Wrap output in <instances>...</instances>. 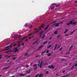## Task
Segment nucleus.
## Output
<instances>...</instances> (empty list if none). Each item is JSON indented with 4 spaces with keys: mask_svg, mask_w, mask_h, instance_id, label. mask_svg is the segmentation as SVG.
Wrapping results in <instances>:
<instances>
[{
    "mask_svg": "<svg viewBox=\"0 0 77 77\" xmlns=\"http://www.w3.org/2000/svg\"><path fill=\"white\" fill-rule=\"evenodd\" d=\"M73 21H74V20H71L69 22V23H67L66 24L67 26H69V24H71L73 25H75L77 23V22H73Z\"/></svg>",
    "mask_w": 77,
    "mask_h": 77,
    "instance_id": "1",
    "label": "nucleus"
},
{
    "mask_svg": "<svg viewBox=\"0 0 77 77\" xmlns=\"http://www.w3.org/2000/svg\"><path fill=\"white\" fill-rule=\"evenodd\" d=\"M43 63V61H42L40 63V61H39L38 64V67H39L40 68H41L42 67V63Z\"/></svg>",
    "mask_w": 77,
    "mask_h": 77,
    "instance_id": "2",
    "label": "nucleus"
},
{
    "mask_svg": "<svg viewBox=\"0 0 77 77\" xmlns=\"http://www.w3.org/2000/svg\"><path fill=\"white\" fill-rule=\"evenodd\" d=\"M20 48H18V47H17L16 48L14 49L13 52L14 53H16V52L18 51V50Z\"/></svg>",
    "mask_w": 77,
    "mask_h": 77,
    "instance_id": "3",
    "label": "nucleus"
},
{
    "mask_svg": "<svg viewBox=\"0 0 77 77\" xmlns=\"http://www.w3.org/2000/svg\"><path fill=\"white\" fill-rule=\"evenodd\" d=\"M62 22H61V23H56L54 24V25L56 27H58L59 26L60 24H62Z\"/></svg>",
    "mask_w": 77,
    "mask_h": 77,
    "instance_id": "4",
    "label": "nucleus"
},
{
    "mask_svg": "<svg viewBox=\"0 0 77 77\" xmlns=\"http://www.w3.org/2000/svg\"><path fill=\"white\" fill-rule=\"evenodd\" d=\"M44 27V24H42V25H41V26H40L39 28H40V29H39L38 30V31H40V30H41V28L42 27Z\"/></svg>",
    "mask_w": 77,
    "mask_h": 77,
    "instance_id": "5",
    "label": "nucleus"
},
{
    "mask_svg": "<svg viewBox=\"0 0 77 77\" xmlns=\"http://www.w3.org/2000/svg\"><path fill=\"white\" fill-rule=\"evenodd\" d=\"M32 69H31L27 71L26 72V73L27 74H30V72L32 71Z\"/></svg>",
    "mask_w": 77,
    "mask_h": 77,
    "instance_id": "6",
    "label": "nucleus"
},
{
    "mask_svg": "<svg viewBox=\"0 0 77 77\" xmlns=\"http://www.w3.org/2000/svg\"><path fill=\"white\" fill-rule=\"evenodd\" d=\"M48 68H52V69H54V66H53L52 65H51L50 66H48Z\"/></svg>",
    "mask_w": 77,
    "mask_h": 77,
    "instance_id": "7",
    "label": "nucleus"
},
{
    "mask_svg": "<svg viewBox=\"0 0 77 77\" xmlns=\"http://www.w3.org/2000/svg\"><path fill=\"white\" fill-rule=\"evenodd\" d=\"M34 66L35 67V68H34V70H35L36 69H37V68H38L37 66V65H36V64H35L34 65Z\"/></svg>",
    "mask_w": 77,
    "mask_h": 77,
    "instance_id": "8",
    "label": "nucleus"
},
{
    "mask_svg": "<svg viewBox=\"0 0 77 77\" xmlns=\"http://www.w3.org/2000/svg\"><path fill=\"white\" fill-rule=\"evenodd\" d=\"M43 46H44L43 45L40 46L37 49V50H39L41 48H42V47H43Z\"/></svg>",
    "mask_w": 77,
    "mask_h": 77,
    "instance_id": "9",
    "label": "nucleus"
},
{
    "mask_svg": "<svg viewBox=\"0 0 77 77\" xmlns=\"http://www.w3.org/2000/svg\"><path fill=\"white\" fill-rule=\"evenodd\" d=\"M9 67H10V66H8V67H5L4 68H3V69H4V70H5V69H8V68H9Z\"/></svg>",
    "mask_w": 77,
    "mask_h": 77,
    "instance_id": "10",
    "label": "nucleus"
},
{
    "mask_svg": "<svg viewBox=\"0 0 77 77\" xmlns=\"http://www.w3.org/2000/svg\"><path fill=\"white\" fill-rule=\"evenodd\" d=\"M28 38V36H27L26 37H24L22 39H21V41H23V40H24V39H26V38Z\"/></svg>",
    "mask_w": 77,
    "mask_h": 77,
    "instance_id": "11",
    "label": "nucleus"
},
{
    "mask_svg": "<svg viewBox=\"0 0 77 77\" xmlns=\"http://www.w3.org/2000/svg\"><path fill=\"white\" fill-rule=\"evenodd\" d=\"M5 48H6V49L4 50H9V48H8V46L6 47Z\"/></svg>",
    "mask_w": 77,
    "mask_h": 77,
    "instance_id": "12",
    "label": "nucleus"
},
{
    "mask_svg": "<svg viewBox=\"0 0 77 77\" xmlns=\"http://www.w3.org/2000/svg\"><path fill=\"white\" fill-rule=\"evenodd\" d=\"M57 45L56 44L55 45V47L54 49V50H56V48H57Z\"/></svg>",
    "mask_w": 77,
    "mask_h": 77,
    "instance_id": "13",
    "label": "nucleus"
},
{
    "mask_svg": "<svg viewBox=\"0 0 77 77\" xmlns=\"http://www.w3.org/2000/svg\"><path fill=\"white\" fill-rule=\"evenodd\" d=\"M20 76H24L25 75V74L20 73Z\"/></svg>",
    "mask_w": 77,
    "mask_h": 77,
    "instance_id": "14",
    "label": "nucleus"
},
{
    "mask_svg": "<svg viewBox=\"0 0 77 77\" xmlns=\"http://www.w3.org/2000/svg\"><path fill=\"white\" fill-rule=\"evenodd\" d=\"M43 77V74L42 73L39 75V77Z\"/></svg>",
    "mask_w": 77,
    "mask_h": 77,
    "instance_id": "15",
    "label": "nucleus"
},
{
    "mask_svg": "<svg viewBox=\"0 0 77 77\" xmlns=\"http://www.w3.org/2000/svg\"><path fill=\"white\" fill-rule=\"evenodd\" d=\"M18 38V36L17 35H16L14 37V39H17Z\"/></svg>",
    "mask_w": 77,
    "mask_h": 77,
    "instance_id": "16",
    "label": "nucleus"
},
{
    "mask_svg": "<svg viewBox=\"0 0 77 77\" xmlns=\"http://www.w3.org/2000/svg\"><path fill=\"white\" fill-rule=\"evenodd\" d=\"M48 27H49V25H48V26H47L46 27L45 29V30H47L48 28Z\"/></svg>",
    "mask_w": 77,
    "mask_h": 77,
    "instance_id": "17",
    "label": "nucleus"
},
{
    "mask_svg": "<svg viewBox=\"0 0 77 77\" xmlns=\"http://www.w3.org/2000/svg\"><path fill=\"white\" fill-rule=\"evenodd\" d=\"M38 40H37L36 41H35V42H34L33 43V44H32V45H34V44H36V42H38Z\"/></svg>",
    "mask_w": 77,
    "mask_h": 77,
    "instance_id": "18",
    "label": "nucleus"
},
{
    "mask_svg": "<svg viewBox=\"0 0 77 77\" xmlns=\"http://www.w3.org/2000/svg\"><path fill=\"white\" fill-rule=\"evenodd\" d=\"M54 34H56H56H57V31H55L54 32Z\"/></svg>",
    "mask_w": 77,
    "mask_h": 77,
    "instance_id": "19",
    "label": "nucleus"
},
{
    "mask_svg": "<svg viewBox=\"0 0 77 77\" xmlns=\"http://www.w3.org/2000/svg\"><path fill=\"white\" fill-rule=\"evenodd\" d=\"M54 8H55V7L54 6L52 7L51 8V10H53V9H54Z\"/></svg>",
    "mask_w": 77,
    "mask_h": 77,
    "instance_id": "20",
    "label": "nucleus"
},
{
    "mask_svg": "<svg viewBox=\"0 0 77 77\" xmlns=\"http://www.w3.org/2000/svg\"><path fill=\"white\" fill-rule=\"evenodd\" d=\"M68 30L66 29V31H65V32H64V33H66V32H68Z\"/></svg>",
    "mask_w": 77,
    "mask_h": 77,
    "instance_id": "21",
    "label": "nucleus"
},
{
    "mask_svg": "<svg viewBox=\"0 0 77 77\" xmlns=\"http://www.w3.org/2000/svg\"><path fill=\"white\" fill-rule=\"evenodd\" d=\"M56 23V21H54L51 23H50V24H53V23Z\"/></svg>",
    "mask_w": 77,
    "mask_h": 77,
    "instance_id": "22",
    "label": "nucleus"
},
{
    "mask_svg": "<svg viewBox=\"0 0 77 77\" xmlns=\"http://www.w3.org/2000/svg\"><path fill=\"white\" fill-rule=\"evenodd\" d=\"M75 32V31H72V32H71L70 33V35H72V34H73V33H74V32Z\"/></svg>",
    "mask_w": 77,
    "mask_h": 77,
    "instance_id": "23",
    "label": "nucleus"
},
{
    "mask_svg": "<svg viewBox=\"0 0 77 77\" xmlns=\"http://www.w3.org/2000/svg\"><path fill=\"white\" fill-rule=\"evenodd\" d=\"M46 51H44L42 52V54H43L44 53H45Z\"/></svg>",
    "mask_w": 77,
    "mask_h": 77,
    "instance_id": "24",
    "label": "nucleus"
},
{
    "mask_svg": "<svg viewBox=\"0 0 77 77\" xmlns=\"http://www.w3.org/2000/svg\"><path fill=\"white\" fill-rule=\"evenodd\" d=\"M47 41L44 42L43 43V44H47Z\"/></svg>",
    "mask_w": 77,
    "mask_h": 77,
    "instance_id": "25",
    "label": "nucleus"
},
{
    "mask_svg": "<svg viewBox=\"0 0 77 77\" xmlns=\"http://www.w3.org/2000/svg\"><path fill=\"white\" fill-rule=\"evenodd\" d=\"M21 46V45L20 44H18V48H19Z\"/></svg>",
    "mask_w": 77,
    "mask_h": 77,
    "instance_id": "26",
    "label": "nucleus"
},
{
    "mask_svg": "<svg viewBox=\"0 0 77 77\" xmlns=\"http://www.w3.org/2000/svg\"><path fill=\"white\" fill-rule=\"evenodd\" d=\"M72 48V46H71L70 47V48H69V51L71 49V48Z\"/></svg>",
    "mask_w": 77,
    "mask_h": 77,
    "instance_id": "27",
    "label": "nucleus"
},
{
    "mask_svg": "<svg viewBox=\"0 0 77 77\" xmlns=\"http://www.w3.org/2000/svg\"><path fill=\"white\" fill-rule=\"evenodd\" d=\"M51 47V45H50L49 46H48L47 48H50V47Z\"/></svg>",
    "mask_w": 77,
    "mask_h": 77,
    "instance_id": "28",
    "label": "nucleus"
},
{
    "mask_svg": "<svg viewBox=\"0 0 77 77\" xmlns=\"http://www.w3.org/2000/svg\"><path fill=\"white\" fill-rule=\"evenodd\" d=\"M49 73V72L48 71H47L46 72V74H48Z\"/></svg>",
    "mask_w": 77,
    "mask_h": 77,
    "instance_id": "29",
    "label": "nucleus"
},
{
    "mask_svg": "<svg viewBox=\"0 0 77 77\" xmlns=\"http://www.w3.org/2000/svg\"><path fill=\"white\" fill-rule=\"evenodd\" d=\"M43 32H44V31H43L41 32H40L39 33V35H41V34H42V33H43Z\"/></svg>",
    "mask_w": 77,
    "mask_h": 77,
    "instance_id": "30",
    "label": "nucleus"
},
{
    "mask_svg": "<svg viewBox=\"0 0 77 77\" xmlns=\"http://www.w3.org/2000/svg\"><path fill=\"white\" fill-rule=\"evenodd\" d=\"M48 56H51V54L49 53L48 54Z\"/></svg>",
    "mask_w": 77,
    "mask_h": 77,
    "instance_id": "31",
    "label": "nucleus"
},
{
    "mask_svg": "<svg viewBox=\"0 0 77 77\" xmlns=\"http://www.w3.org/2000/svg\"><path fill=\"white\" fill-rule=\"evenodd\" d=\"M13 50H9V51L10 52H13Z\"/></svg>",
    "mask_w": 77,
    "mask_h": 77,
    "instance_id": "32",
    "label": "nucleus"
},
{
    "mask_svg": "<svg viewBox=\"0 0 77 77\" xmlns=\"http://www.w3.org/2000/svg\"><path fill=\"white\" fill-rule=\"evenodd\" d=\"M38 75H39V74H37L35 75V77H38Z\"/></svg>",
    "mask_w": 77,
    "mask_h": 77,
    "instance_id": "33",
    "label": "nucleus"
},
{
    "mask_svg": "<svg viewBox=\"0 0 77 77\" xmlns=\"http://www.w3.org/2000/svg\"><path fill=\"white\" fill-rule=\"evenodd\" d=\"M45 35H44L43 36H42V39H43L44 38V37H45Z\"/></svg>",
    "mask_w": 77,
    "mask_h": 77,
    "instance_id": "34",
    "label": "nucleus"
},
{
    "mask_svg": "<svg viewBox=\"0 0 77 77\" xmlns=\"http://www.w3.org/2000/svg\"><path fill=\"white\" fill-rule=\"evenodd\" d=\"M25 56H27V53H26L24 55Z\"/></svg>",
    "mask_w": 77,
    "mask_h": 77,
    "instance_id": "35",
    "label": "nucleus"
},
{
    "mask_svg": "<svg viewBox=\"0 0 77 77\" xmlns=\"http://www.w3.org/2000/svg\"><path fill=\"white\" fill-rule=\"evenodd\" d=\"M48 52H49V50H47V51L46 52V53H48Z\"/></svg>",
    "mask_w": 77,
    "mask_h": 77,
    "instance_id": "36",
    "label": "nucleus"
},
{
    "mask_svg": "<svg viewBox=\"0 0 77 77\" xmlns=\"http://www.w3.org/2000/svg\"><path fill=\"white\" fill-rule=\"evenodd\" d=\"M25 27H27L28 26V25H27V23H26L25 26Z\"/></svg>",
    "mask_w": 77,
    "mask_h": 77,
    "instance_id": "37",
    "label": "nucleus"
},
{
    "mask_svg": "<svg viewBox=\"0 0 77 77\" xmlns=\"http://www.w3.org/2000/svg\"><path fill=\"white\" fill-rule=\"evenodd\" d=\"M31 33L32 34V35H33V34L34 33H36V32H33Z\"/></svg>",
    "mask_w": 77,
    "mask_h": 77,
    "instance_id": "38",
    "label": "nucleus"
},
{
    "mask_svg": "<svg viewBox=\"0 0 77 77\" xmlns=\"http://www.w3.org/2000/svg\"><path fill=\"white\" fill-rule=\"evenodd\" d=\"M60 45L58 46L57 47V49H59L60 48Z\"/></svg>",
    "mask_w": 77,
    "mask_h": 77,
    "instance_id": "39",
    "label": "nucleus"
},
{
    "mask_svg": "<svg viewBox=\"0 0 77 77\" xmlns=\"http://www.w3.org/2000/svg\"><path fill=\"white\" fill-rule=\"evenodd\" d=\"M65 36H69V35H68V34H65Z\"/></svg>",
    "mask_w": 77,
    "mask_h": 77,
    "instance_id": "40",
    "label": "nucleus"
},
{
    "mask_svg": "<svg viewBox=\"0 0 77 77\" xmlns=\"http://www.w3.org/2000/svg\"><path fill=\"white\" fill-rule=\"evenodd\" d=\"M11 57H14L15 56H16V55H11Z\"/></svg>",
    "mask_w": 77,
    "mask_h": 77,
    "instance_id": "41",
    "label": "nucleus"
},
{
    "mask_svg": "<svg viewBox=\"0 0 77 77\" xmlns=\"http://www.w3.org/2000/svg\"><path fill=\"white\" fill-rule=\"evenodd\" d=\"M2 55H0V59H2V57L1 56H2Z\"/></svg>",
    "mask_w": 77,
    "mask_h": 77,
    "instance_id": "42",
    "label": "nucleus"
},
{
    "mask_svg": "<svg viewBox=\"0 0 77 77\" xmlns=\"http://www.w3.org/2000/svg\"><path fill=\"white\" fill-rule=\"evenodd\" d=\"M32 27H33V25H31V26H30V29H31V28Z\"/></svg>",
    "mask_w": 77,
    "mask_h": 77,
    "instance_id": "43",
    "label": "nucleus"
},
{
    "mask_svg": "<svg viewBox=\"0 0 77 77\" xmlns=\"http://www.w3.org/2000/svg\"><path fill=\"white\" fill-rule=\"evenodd\" d=\"M32 35V33H30L28 35V36H30L31 35Z\"/></svg>",
    "mask_w": 77,
    "mask_h": 77,
    "instance_id": "44",
    "label": "nucleus"
},
{
    "mask_svg": "<svg viewBox=\"0 0 77 77\" xmlns=\"http://www.w3.org/2000/svg\"><path fill=\"white\" fill-rule=\"evenodd\" d=\"M12 45H10V46H9V47L10 48H11V47H12Z\"/></svg>",
    "mask_w": 77,
    "mask_h": 77,
    "instance_id": "45",
    "label": "nucleus"
},
{
    "mask_svg": "<svg viewBox=\"0 0 77 77\" xmlns=\"http://www.w3.org/2000/svg\"><path fill=\"white\" fill-rule=\"evenodd\" d=\"M53 38V37H51V38H49V40H50V39H51V38Z\"/></svg>",
    "mask_w": 77,
    "mask_h": 77,
    "instance_id": "46",
    "label": "nucleus"
},
{
    "mask_svg": "<svg viewBox=\"0 0 77 77\" xmlns=\"http://www.w3.org/2000/svg\"><path fill=\"white\" fill-rule=\"evenodd\" d=\"M74 67V66H72V67L71 68V69H73Z\"/></svg>",
    "mask_w": 77,
    "mask_h": 77,
    "instance_id": "47",
    "label": "nucleus"
},
{
    "mask_svg": "<svg viewBox=\"0 0 77 77\" xmlns=\"http://www.w3.org/2000/svg\"><path fill=\"white\" fill-rule=\"evenodd\" d=\"M11 57V56H8L7 57V59H8V58H9V57Z\"/></svg>",
    "mask_w": 77,
    "mask_h": 77,
    "instance_id": "48",
    "label": "nucleus"
},
{
    "mask_svg": "<svg viewBox=\"0 0 77 77\" xmlns=\"http://www.w3.org/2000/svg\"><path fill=\"white\" fill-rule=\"evenodd\" d=\"M62 49V47H61V48L59 49V50H61Z\"/></svg>",
    "mask_w": 77,
    "mask_h": 77,
    "instance_id": "49",
    "label": "nucleus"
},
{
    "mask_svg": "<svg viewBox=\"0 0 77 77\" xmlns=\"http://www.w3.org/2000/svg\"><path fill=\"white\" fill-rule=\"evenodd\" d=\"M13 46H15L17 45V44H14L13 45Z\"/></svg>",
    "mask_w": 77,
    "mask_h": 77,
    "instance_id": "50",
    "label": "nucleus"
},
{
    "mask_svg": "<svg viewBox=\"0 0 77 77\" xmlns=\"http://www.w3.org/2000/svg\"><path fill=\"white\" fill-rule=\"evenodd\" d=\"M59 5H56V6H55V7H59Z\"/></svg>",
    "mask_w": 77,
    "mask_h": 77,
    "instance_id": "51",
    "label": "nucleus"
},
{
    "mask_svg": "<svg viewBox=\"0 0 77 77\" xmlns=\"http://www.w3.org/2000/svg\"><path fill=\"white\" fill-rule=\"evenodd\" d=\"M35 32V33H38V32H39V31L38 30L36 32Z\"/></svg>",
    "mask_w": 77,
    "mask_h": 77,
    "instance_id": "52",
    "label": "nucleus"
},
{
    "mask_svg": "<svg viewBox=\"0 0 77 77\" xmlns=\"http://www.w3.org/2000/svg\"><path fill=\"white\" fill-rule=\"evenodd\" d=\"M59 36H60V35H59L57 37V38H59Z\"/></svg>",
    "mask_w": 77,
    "mask_h": 77,
    "instance_id": "53",
    "label": "nucleus"
},
{
    "mask_svg": "<svg viewBox=\"0 0 77 77\" xmlns=\"http://www.w3.org/2000/svg\"><path fill=\"white\" fill-rule=\"evenodd\" d=\"M5 53H9V51H7L5 52Z\"/></svg>",
    "mask_w": 77,
    "mask_h": 77,
    "instance_id": "54",
    "label": "nucleus"
},
{
    "mask_svg": "<svg viewBox=\"0 0 77 77\" xmlns=\"http://www.w3.org/2000/svg\"><path fill=\"white\" fill-rule=\"evenodd\" d=\"M18 38H21V35H20L19 36H18Z\"/></svg>",
    "mask_w": 77,
    "mask_h": 77,
    "instance_id": "55",
    "label": "nucleus"
},
{
    "mask_svg": "<svg viewBox=\"0 0 77 77\" xmlns=\"http://www.w3.org/2000/svg\"><path fill=\"white\" fill-rule=\"evenodd\" d=\"M38 30V29L37 28H35L34 29V30Z\"/></svg>",
    "mask_w": 77,
    "mask_h": 77,
    "instance_id": "56",
    "label": "nucleus"
},
{
    "mask_svg": "<svg viewBox=\"0 0 77 77\" xmlns=\"http://www.w3.org/2000/svg\"><path fill=\"white\" fill-rule=\"evenodd\" d=\"M65 72V70H63V71L62 72H63V73H64V72Z\"/></svg>",
    "mask_w": 77,
    "mask_h": 77,
    "instance_id": "57",
    "label": "nucleus"
},
{
    "mask_svg": "<svg viewBox=\"0 0 77 77\" xmlns=\"http://www.w3.org/2000/svg\"><path fill=\"white\" fill-rule=\"evenodd\" d=\"M24 45V43H23L22 44V46Z\"/></svg>",
    "mask_w": 77,
    "mask_h": 77,
    "instance_id": "58",
    "label": "nucleus"
},
{
    "mask_svg": "<svg viewBox=\"0 0 77 77\" xmlns=\"http://www.w3.org/2000/svg\"><path fill=\"white\" fill-rule=\"evenodd\" d=\"M29 66H28V65L26 66V68H28V67H29Z\"/></svg>",
    "mask_w": 77,
    "mask_h": 77,
    "instance_id": "59",
    "label": "nucleus"
},
{
    "mask_svg": "<svg viewBox=\"0 0 77 77\" xmlns=\"http://www.w3.org/2000/svg\"><path fill=\"white\" fill-rule=\"evenodd\" d=\"M66 54H69V52H67L66 53Z\"/></svg>",
    "mask_w": 77,
    "mask_h": 77,
    "instance_id": "60",
    "label": "nucleus"
},
{
    "mask_svg": "<svg viewBox=\"0 0 77 77\" xmlns=\"http://www.w3.org/2000/svg\"><path fill=\"white\" fill-rule=\"evenodd\" d=\"M32 64H33V63H31L30 64V66H32Z\"/></svg>",
    "mask_w": 77,
    "mask_h": 77,
    "instance_id": "61",
    "label": "nucleus"
},
{
    "mask_svg": "<svg viewBox=\"0 0 77 77\" xmlns=\"http://www.w3.org/2000/svg\"><path fill=\"white\" fill-rule=\"evenodd\" d=\"M65 60V59H62V60H61V61H63V60Z\"/></svg>",
    "mask_w": 77,
    "mask_h": 77,
    "instance_id": "62",
    "label": "nucleus"
},
{
    "mask_svg": "<svg viewBox=\"0 0 77 77\" xmlns=\"http://www.w3.org/2000/svg\"><path fill=\"white\" fill-rule=\"evenodd\" d=\"M16 59V58L15 57H14L13 58V59Z\"/></svg>",
    "mask_w": 77,
    "mask_h": 77,
    "instance_id": "63",
    "label": "nucleus"
},
{
    "mask_svg": "<svg viewBox=\"0 0 77 77\" xmlns=\"http://www.w3.org/2000/svg\"><path fill=\"white\" fill-rule=\"evenodd\" d=\"M42 35H40V36H39V37H42Z\"/></svg>",
    "mask_w": 77,
    "mask_h": 77,
    "instance_id": "64",
    "label": "nucleus"
}]
</instances>
